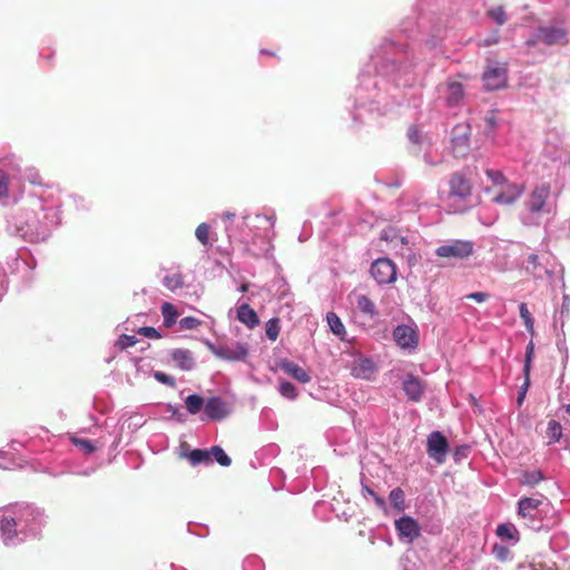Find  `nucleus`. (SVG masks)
Masks as SVG:
<instances>
[{"instance_id": "nucleus-1", "label": "nucleus", "mask_w": 570, "mask_h": 570, "mask_svg": "<svg viewBox=\"0 0 570 570\" xmlns=\"http://www.w3.org/2000/svg\"><path fill=\"white\" fill-rule=\"evenodd\" d=\"M522 268L534 278L553 274V265L549 254H530L522 263Z\"/></svg>"}, {"instance_id": "nucleus-2", "label": "nucleus", "mask_w": 570, "mask_h": 570, "mask_svg": "<svg viewBox=\"0 0 570 570\" xmlns=\"http://www.w3.org/2000/svg\"><path fill=\"white\" fill-rule=\"evenodd\" d=\"M209 350L216 357L230 362L243 361L248 355L247 345L239 342L217 346L210 344Z\"/></svg>"}, {"instance_id": "nucleus-3", "label": "nucleus", "mask_w": 570, "mask_h": 570, "mask_svg": "<svg viewBox=\"0 0 570 570\" xmlns=\"http://www.w3.org/2000/svg\"><path fill=\"white\" fill-rule=\"evenodd\" d=\"M473 253V243L469 240H452L436 248L435 254L442 258L463 259Z\"/></svg>"}, {"instance_id": "nucleus-4", "label": "nucleus", "mask_w": 570, "mask_h": 570, "mask_svg": "<svg viewBox=\"0 0 570 570\" xmlns=\"http://www.w3.org/2000/svg\"><path fill=\"white\" fill-rule=\"evenodd\" d=\"M537 38L547 46H567L569 43L568 31L562 27L544 26L537 30Z\"/></svg>"}, {"instance_id": "nucleus-5", "label": "nucleus", "mask_w": 570, "mask_h": 570, "mask_svg": "<svg viewBox=\"0 0 570 570\" xmlns=\"http://www.w3.org/2000/svg\"><path fill=\"white\" fill-rule=\"evenodd\" d=\"M449 451L446 438L439 431L429 434L426 443V452L431 459L438 463L445 461Z\"/></svg>"}, {"instance_id": "nucleus-6", "label": "nucleus", "mask_w": 570, "mask_h": 570, "mask_svg": "<svg viewBox=\"0 0 570 570\" xmlns=\"http://www.w3.org/2000/svg\"><path fill=\"white\" fill-rule=\"evenodd\" d=\"M371 275L379 284H391L396 279V267L389 258H379L371 266Z\"/></svg>"}, {"instance_id": "nucleus-7", "label": "nucleus", "mask_w": 570, "mask_h": 570, "mask_svg": "<svg viewBox=\"0 0 570 570\" xmlns=\"http://www.w3.org/2000/svg\"><path fill=\"white\" fill-rule=\"evenodd\" d=\"M508 70L505 66H488L483 72L484 86L489 90H497L505 87L508 80Z\"/></svg>"}, {"instance_id": "nucleus-8", "label": "nucleus", "mask_w": 570, "mask_h": 570, "mask_svg": "<svg viewBox=\"0 0 570 570\" xmlns=\"http://www.w3.org/2000/svg\"><path fill=\"white\" fill-rule=\"evenodd\" d=\"M393 338L401 348L415 350L419 345L417 331L409 325H399L393 331Z\"/></svg>"}, {"instance_id": "nucleus-9", "label": "nucleus", "mask_w": 570, "mask_h": 570, "mask_svg": "<svg viewBox=\"0 0 570 570\" xmlns=\"http://www.w3.org/2000/svg\"><path fill=\"white\" fill-rule=\"evenodd\" d=\"M449 195L451 197L468 199L472 195V184L461 173H453L449 179Z\"/></svg>"}, {"instance_id": "nucleus-10", "label": "nucleus", "mask_w": 570, "mask_h": 570, "mask_svg": "<svg viewBox=\"0 0 570 570\" xmlns=\"http://www.w3.org/2000/svg\"><path fill=\"white\" fill-rule=\"evenodd\" d=\"M470 145V127L459 124L452 130V148L456 157L464 156Z\"/></svg>"}, {"instance_id": "nucleus-11", "label": "nucleus", "mask_w": 570, "mask_h": 570, "mask_svg": "<svg viewBox=\"0 0 570 570\" xmlns=\"http://www.w3.org/2000/svg\"><path fill=\"white\" fill-rule=\"evenodd\" d=\"M551 194V186L549 183H541L537 185L529 198L528 206L530 212L539 213L542 212L547 199Z\"/></svg>"}, {"instance_id": "nucleus-12", "label": "nucleus", "mask_w": 570, "mask_h": 570, "mask_svg": "<svg viewBox=\"0 0 570 570\" xmlns=\"http://www.w3.org/2000/svg\"><path fill=\"white\" fill-rule=\"evenodd\" d=\"M205 413L212 420H222L229 415V405L218 396L209 397L205 403Z\"/></svg>"}, {"instance_id": "nucleus-13", "label": "nucleus", "mask_w": 570, "mask_h": 570, "mask_svg": "<svg viewBox=\"0 0 570 570\" xmlns=\"http://www.w3.org/2000/svg\"><path fill=\"white\" fill-rule=\"evenodd\" d=\"M543 501L540 498H522L518 503V514L523 519L534 520Z\"/></svg>"}, {"instance_id": "nucleus-14", "label": "nucleus", "mask_w": 570, "mask_h": 570, "mask_svg": "<svg viewBox=\"0 0 570 570\" xmlns=\"http://www.w3.org/2000/svg\"><path fill=\"white\" fill-rule=\"evenodd\" d=\"M403 390L410 401L420 402L424 394L425 385L419 377L410 374L403 382Z\"/></svg>"}, {"instance_id": "nucleus-15", "label": "nucleus", "mask_w": 570, "mask_h": 570, "mask_svg": "<svg viewBox=\"0 0 570 570\" xmlns=\"http://www.w3.org/2000/svg\"><path fill=\"white\" fill-rule=\"evenodd\" d=\"M399 534L403 538L413 541L420 535V527L417 522L411 517H403L395 522Z\"/></svg>"}, {"instance_id": "nucleus-16", "label": "nucleus", "mask_w": 570, "mask_h": 570, "mask_svg": "<svg viewBox=\"0 0 570 570\" xmlns=\"http://www.w3.org/2000/svg\"><path fill=\"white\" fill-rule=\"evenodd\" d=\"M522 186L510 184L507 185L505 189L499 193L493 200L498 204L511 205L522 195Z\"/></svg>"}, {"instance_id": "nucleus-17", "label": "nucleus", "mask_w": 570, "mask_h": 570, "mask_svg": "<svg viewBox=\"0 0 570 570\" xmlns=\"http://www.w3.org/2000/svg\"><path fill=\"white\" fill-rule=\"evenodd\" d=\"M279 367L287 373L293 379L297 380L301 383H308L311 381V376L308 373L298 364L291 361H282L279 363Z\"/></svg>"}, {"instance_id": "nucleus-18", "label": "nucleus", "mask_w": 570, "mask_h": 570, "mask_svg": "<svg viewBox=\"0 0 570 570\" xmlns=\"http://www.w3.org/2000/svg\"><path fill=\"white\" fill-rule=\"evenodd\" d=\"M171 358L183 371H190L194 367L191 352L184 348H176L171 352Z\"/></svg>"}, {"instance_id": "nucleus-19", "label": "nucleus", "mask_w": 570, "mask_h": 570, "mask_svg": "<svg viewBox=\"0 0 570 570\" xmlns=\"http://www.w3.org/2000/svg\"><path fill=\"white\" fill-rule=\"evenodd\" d=\"M237 318L249 328L259 324L256 312L248 304H243L237 308Z\"/></svg>"}, {"instance_id": "nucleus-20", "label": "nucleus", "mask_w": 570, "mask_h": 570, "mask_svg": "<svg viewBox=\"0 0 570 570\" xmlns=\"http://www.w3.org/2000/svg\"><path fill=\"white\" fill-rule=\"evenodd\" d=\"M0 531L4 543L8 544L18 534L16 520L11 517H3L0 521Z\"/></svg>"}, {"instance_id": "nucleus-21", "label": "nucleus", "mask_w": 570, "mask_h": 570, "mask_svg": "<svg viewBox=\"0 0 570 570\" xmlns=\"http://www.w3.org/2000/svg\"><path fill=\"white\" fill-rule=\"evenodd\" d=\"M463 95V86L460 82L453 81L448 83L446 101L450 106L458 105L462 100Z\"/></svg>"}, {"instance_id": "nucleus-22", "label": "nucleus", "mask_w": 570, "mask_h": 570, "mask_svg": "<svg viewBox=\"0 0 570 570\" xmlns=\"http://www.w3.org/2000/svg\"><path fill=\"white\" fill-rule=\"evenodd\" d=\"M161 314L164 317V326L167 328L171 327L176 323L178 317V313L175 306L168 302H165L161 305Z\"/></svg>"}, {"instance_id": "nucleus-23", "label": "nucleus", "mask_w": 570, "mask_h": 570, "mask_svg": "<svg viewBox=\"0 0 570 570\" xmlns=\"http://www.w3.org/2000/svg\"><path fill=\"white\" fill-rule=\"evenodd\" d=\"M326 320L331 331L343 340L346 331L340 317L335 313L330 312L326 315Z\"/></svg>"}, {"instance_id": "nucleus-24", "label": "nucleus", "mask_w": 570, "mask_h": 570, "mask_svg": "<svg viewBox=\"0 0 570 570\" xmlns=\"http://www.w3.org/2000/svg\"><path fill=\"white\" fill-rule=\"evenodd\" d=\"M357 308L363 313L368 315L371 318L374 317L377 312L375 308V304L365 295H360L357 297Z\"/></svg>"}, {"instance_id": "nucleus-25", "label": "nucleus", "mask_w": 570, "mask_h": 570, "mask_svg": "<svg viewBox=\"0 0 570 570\" xmlns=\"http://www.w3.org/2000/svg\"><path fill=\"white\" fill-rule=\"evenodd\" d=\"M186 409L190 414H197L202 407H205L204 399L198 394L188 395L185 400Z\"/></svg>"}, {"instance_id": "nucleus-26", "label": "nucleus", "mask_w": 570, "mask_h": 570, "mask_svg": "<svg viewBox=\"0 0 570 570\" xmlns=\"http://www.w3.org/2000/svg\"><path fill=\"white\" fill-rule=\"evenodd\" d=\"M534 354V345L532 342H530L527 346L525 351V360L523 365V373H524V385H530V370H531V363Z\"/></svg>"}, {"instance_id": "nucleus-27", "label": "nucleus", "mask_w": 570, "mask_h": 570, "mask_svg": "<svg viewBox=\"0 0 570 570\" xmlns=\"http://www.w3.org/2000/svg\"><path fill=\"white\" fill-rule=\"evenodd\" d=\"M209 233L210 226L207 223H200L195 230L196 238L205 247L212 246L209 242Z\"/></svg>"}, {"instance_id": "nucleus-28", "label": "nucleus", "mask_w": 570, "mask_h": 570, "mask_svg": "<svg viewBox=\"0 0 570 570\" xmlns=\"http://www.w3.org/2000/svg\"><path fill=\"white\" fill-rule=\"evenodd\" d=\"M188 459L193 465H197L199 463H210L212 458L209 456V451L206 450H193L188 454Z\"/></svg>"}, {"instance_id": "nucleus-29", "label": "nucleus", "mask_w": 570, "mask_h": 570, "mask_svg": "<svg viewBox=\"0 0 570 570\" xmlns=\"http://www.w3.org/2000/svg\"><path fill=\"white\" fill-rule=\"evenodd\" d=\"M210 455H213L216 462L222 466H229L232 464L230 458L225 453V451L220 446H213L209 450V456Z\"/></svg>"}, {"instance_id": "nucleus-30", "label": "nucleus", "mask_w": 570, "mask_h": 570, "mask_svg": "<svg viewBox=\"0 0 570 570\" xmlns=\"http://www.w3.org/2000/svg\"><path fill=\"white\" fill-rule=\"evenodd\" d=\"M547 434L550 439L549 443L558 442L562 436V426L556 420H550L548 423Z\"/></svg>"}, {"instance_id": "nucleus-31", "label": "nucleus", "mask_w": 570, "mask_h": 570, "mask_svg": "<svg viewBox=\"0 0 570 570\" xmlns=\"http://www.w3.org/2000/svg\"><path fill=\"white\" fill-rule=\"evenodd\" d=\"M488 16L498 24L503 26L508 20V14L502 6L491 8Z\"/></svg>"}, {"instance_id": "nucleus-32", "label": "nucleus", "mask_w": 570, "mask_h": 570, "mask_svg": "<svg viewBox=\"0 0 570 570\" xmlns=\"http://www.w3.org/2000/svg\"><path fill=\"white\" fill-rule=\"evenodd\" d=\"M542 473L538 470L524 471L521 475V483L533 487L542 480Z\"/></svg>"}, {"instance_id": "nucleus-33", "label": "nucleus", "mask_w": 570, "mask_h": 570, "mask_svg": "<svg viewBox=\"0 0 570 570\" xmlns=\"http://www.w3.org/2000/svg\"><path fill=\"white\" fill-rule=\"evenodd\" d=\"M281 326H279V320L277 317L271 318L266 323V336L271 341H276L279 335Z\"/></svg>"}, {"instance_id": "nucleus-34", "label": "nucleus", "mask_w": 570, "mask_h": 570, "mask_svg": "<svg viewBox=\"0 0 570 570\" xmlns=\"http://www.w3.org/2000/svg\"><path fill=\"white\" fill-rule=\"evenodd\" d=\"M163 283L170 291L180 288L184 284L183 276L180 274L166 275Z\"/></svg>"}, {"instance_id": "nucleus-35", "label": "nucleus", "mask_w": 570, "mask_h": 570, "mask_svg": "<svg viewBox=\"0 0 570 570\" xmlns=\"http://www.w3.org/2000/svg\"><path fill=\"white\" fill-rule=\"evenodd\" d=\"M137 342H138V340L136 338V336L122 334L118 337V340L116 342V346L122 351L128 347L135 346L137 344Z\"/></svg>"}, {"instance_id": "nucleus-36", "label": "nucleus", "mask_w": 570, "mask_h": 570, "mask_svg": "<svg viewBox=\"0 0 570 570\" xmlns=\"http://www.w3.org/2000/svg\"><path fill=\"white\" fill-rule=\"evenodd\" d=\"M279 393L289 400H294L297 396L296 387L291 382L284 381L279 384Z\"/></svg>"}, {"instance_id": "nucleus-37", "label": "nucleus", "mask_w": 570, "mask_h": 570, "mask_svg": "<svg viewBox=\"0 0 570 570\" xmlns=\"http://www.w3.org/2000/svg\"><path fill=\"white\" fill-rule=\"evenodd\" d=\"M515 528L512 524H499L497 528V534L500 538L512 540L514 539Z\"/></svg>"}, {"instance_id": "nucleus-38", "label": "nucleus", "mask_w": 570, "mask_h": 570, "mask_svg": "<svg viewBox=\"0 0 570 570\" xmlns=\"http://www.w3.org/2000/svg\"><path fill=\"white\" fill-rule=\"evenodd\" d=\"M485 174L494 185L503 186L507 184V178L500 170L487 169Z\"/></svg>"}, {"instance_id": "nucleus-39", "label": "nucleus", "mask_w": 570, "mask_h": 570, "mask_svg": "<svg viewBox=\"0 0 570 570\" xmlns=\"http://www.w3.org/2000/svg\"><path fill=\"white\" fill-rule=\"evenodd\" d=\"M390 501L394 507L400 508L404 503V492L400 488L393 489L390 493Z\"/></svg>"}, {"instance_id": "nucleus-40", "label": "nucleus", "mask_w": 570, "mask_h": 570, "mask_svg": "<svg viewBox=\"0 0 570 570\" xmlns=\"http://www.w3.org/2000/svg\"><path fill=\"white\" fill-rule=\"evenodd\" d=\"M9 176L6 171L0 170V198H6L9 191Z\"/></svg>"}, {"instance_id": "nucleus-41", "label": "nucleus", "mask_w": 570, "mask_h": 570, "mask_svg": "<svg viewBox=\"0 0 570 570\" xmlns=\"http://www.w3.org/2000/svg\"><path fill=\"white\" fill-rule=\"evenodd\" d=\"M519 309H520V316L524 321L527 327L532 328L533 320H532L531 314L527 307V304L521 303Z\"/></svg>"}, {"instance_id": "nucleus-42", "label": "nucleus", "mask_w": 570, "mask_h": 570, "mask_svg": "<svg viewBox=\"0 0 570 570\" xmlns=\"http://www.w3.org/2000/svg\"><path fill=\"white\" fill-rule=\"evenodd\" d=\"M200 324V321L193 316H187L180 320L179 325L185 330H194Z\"/></svg>"}, {"instance_id": "nucleus-43", "label": "nucleus", "mask_w": 570, "mask_h": 570, "mask_svg": "<svg viewBox=\"0 0 570 570\" xmlns=\"http://www.w3.org/2000/svg\"><path fill=\"white\" fill-rule=\"evenodd\" d=\"M137 332L140 335H142L145 337H148V338H156L157 340V338L161 337L159 332L155 327H151V326L139 327Z\"/></svg>"}, {"instance_id": "nucleus-44", "label": "nucleus", "mask_w": 570, "mask_h": 570, "mask_svg": "<svg viewBox=\"0 0 570 570\" xmlns=\"http://www.w3.org/2000/svg\"><path fill=\"white\" fill-rule=\"evenodd\" d=\"M72 441L77 446H79L87 454H90L95 451V446L89 440L72 439Z\"/></svg>"}, {"instance_id": "nucleus-45", "label": "nucleus", "mask_w": 570, "mask_h": 570, "mask_svg": "<svg viewBox=\"0 0 570 570\" xmlns=\"http://www.w3.org/2000/svg\"><path fill=\"white\" fill-rule=\"evenodd\" d=\"M155 379L158 382L164 383V384H166L168 386H175V379L173 376L167 375L164 372H156L155 373Z\"/></svg>"}, {"instance_id": "nucleus-46", "label": "nucleus", "mask_w": 570, "mask_h": 570, "mask_svg": "<svg viewBox=\"0 0 570 570\" xmlns=\"http://www.w3.org/2000/svg\"><path fill=\"white\" fill-rule=\"evenodd\" d=\"M407 137L414 144L421 142V135L420 130L415 126H411L407 130Z\"/></svg>"}, {"instance_id": "nucleus-47", "label": "nucleus", "mask_w": 570, "mask_h": 570, "mask_svg": "<svg viewBox=\"0 0 570 570\" xmlns=\"http://www.w3.org/2000/svg\"><path fill=\"white\" fill-rule=\"evenodd\" d=\"M465 298L473 299L478 303H483V302L488 301L489 294L484 293V292H475V293L468 294L465 296Z\"/></svg>"}, {"instance_id": "nucleus-48", "label": "nucleus", "mask_w": 570, "mask_h": 570, "mask_svg": "<svg viewBox=\"0 0 570 570\" xmlns=\"http://www.w3.org/2000/svg\"><path fill=\"white\" fill-rule=\"evenodd\" d=\"M499 41L498 33H495L492 38H488L484 40L485 46L495 45Z\"/></svg>"}, {"instance_id": "nucleus-49", "label": "nucleus", "mask_w": 570, "mask_h": 570, "mask_svg": "<svg viewBox=\"0 0 570 570\" xmlns=\"http://www.w3.org/2000/svg\"><path fill=\"white\" fill-rule=\"evenodd\" d=\"M527 389H528V386H525V385L523 384V386L521 387V391H520V393H519V397H518V402H519V404H521V402H522V400H523V397H524V395H525Z\"/></svg>"}, {"instance_id": "nucleus-50", "label": "nucleus", "mask_w": 570, "mask_h": 570, "mask_svg": "<svg viewBox=\"0 0 570 570\" xmlns=\"http://www.w3.org/2000/svg\"><path fill=\"white\" fill-rule=\"evenodd\" d=\"M361 367L362 368H370L371 370L372 368V362L370 360H364L361 363Z\"/></svg>"}, {"instance_id": "nucleus-51", "label": "nucleus", "mask_w": 570, "mask_h": 570, "mask_svg": "<svg viewBox=\"0 0 570 570\" xmlns=\"http://www.w3.org/2000/svg\"><path fill=\"white\" fill-rule=\"evenodd\" d=\"M538 42H540V41H539V40H538V38L535 37L534 39H529V40H527V42H525V43H527V46H529V47H534Z\"/></svg>"}, {"instance_id": "nucleus-52", "label": "nucleus", "mask_w": 570, "mask_h": 570, "mask_svg": "<svg viewBox=\"0 0 570 570\" xmlns=\"http://www.w3.org/2000/svg\"><path fill=\"white\" fill-rule=\"evenodd\" d=\"M239 291H240L242 293L247 292V291H248V284H242V286L239 287Z\"/></svg>"}, {"instance_id": "nucleus-53", "label": "nucleus", "mask_w": 570, "mask_h": 570, "mask_svg": "<svg viewBox=\"0 0 570 570\" xmlns=\"http://www.w3.org/2000/svg\"><path fill=\"white\" fill-rule=\"evenodd\" d=\"M224 216L229 219V218H233L235 216V214L227 212L224 214Z\"/></svg>"}, {"instance_id": "nucleus-54", "label": "nucleus", "mask_w": 570, "mask_h": 570, "mask_svg": "<svg viewBox=\"0 0 570 570\" xmlns=\"http://www.w3.org/2000/svg\"><path fill=\"white\" fill-rule=\"evenodd\" d=\"M39 176L36 175L35 178L30 179L31 184H40L36 178H38Z\"/></svg>"}, {"instance_id": "nucleus-55", "label": "nucleus", "mask_w": 570, "mask_h": 570, "mask_svg": "<svg viewBox=\"0 0 570 570\" xmlns=\"http://www.w3.org/2000/svg\"><path fill=\"white\" fill-rule=\"evenodd\" d=\"M564 410H566V412H567L568 414H570V404H567V405L564 406Z\"/></svg>"}]
</instances>
